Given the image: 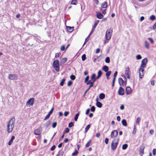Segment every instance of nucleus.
<instances>
[{
    "instance_id": "f257e3e1",
    "label": "nucleus",
    "mask_w": 156,
    "mask_h": 156,
    "mask_svg": "<svg viewBox=\"0 0 156 156\" xmlns=\"http://www.w3.org/2000/svg\"><path fill=\"white\" fill-rule=\"evenodd\" d=\"M90 78L92 81L91 80H90L87 82V85L90 84V85L89 87V89H88L84 93V95H85L90 88L93 87L94 83L95 81L96 80L98 79V78H97V77H96L95 74L94 73L92 74Z\"/></svg>"
},
{
    "instance_id": "f03ea898",
    "label": "nucleus",
    "mask_w": 156,
    "mask_h": 156,
    "mask_svg": "<svg viewBox=\"0 0 156 156\" xmlns=\"http://www.w3.org/2000/svg\"><path fill=\"white\" fill-rule=\"evenodd\" d=\"M15 119L14 118H11L9 120L7 126V131L8 133L11 132L14 126Z\"/></svg>"
},
{
    "instance_id": "7ed1b4c3",
    "label": "nucleus",
    "mask_w": 156,
    "mask_h": 156,
    "mask_svg": "<svg viewBox=\"0 0 156 156\" xmlns=\"http://www.w3.org/2000/svg\"><path fill=\"white\" fill-rule=\"evenodd\" d=\"M53 66L56 71H59L60 67L59 66V62L58 60L56 59L53 62Z\"/></svg>"
},
{
    "instance_id": "20e7f679",
    "label": "nucleus",
    "mask_w": 156,
    "mask_h": 156,
    "mask_svg": "<svg viewBox=\"0 0 156 156\" xmlns=\"http://www.w3.org/2000/svg\"><path fill=\"white\" fill-rule=\"evenodd\" d=\"M119 143V140L114 139L112 142L111 144V149L113 150H115L118 144Z\"/></svg>"
},
{
    "instance_id": "39448f33",
    "label": "nucleus",
    "mask_w": 156,
    "mask_h": 156,
    "mask_svg": "<svg viewBox=\"0 0 156 156\" xmlns=\"http://www.w3.org/2000/svg\"><path fill=\"white\" fill-rule=\"evenodd\" d=\"M112 30H107L106 31L105 37L107 40H109L112 37Z\"/></svg>"
},
{
    "instance_id": "423d86ee",
    "label": "nucleus",
    "mask_w": 156,
    "mask_h": 156,
    "mask_svg": "<svg viewBox=\"0 0 156 156\" xmlns=\"http://www.w3.org/2000/svg\"><path fill=\"white\" fill-rule=\"evenodd\" d=\"M125 80H124L121 78H119L118 81L119 85L120 86H126V84L127 79L126 77L124 76Z\"/></svg>"
},
{
    "instance_id": "0eeeda50",
    "label": "nucleus",
    "mask_w": 156,
    "mask_h": 156,
    "mask_svg": "<svg viewBox=\"0 0 156 156\" xmlns=\"http://www.w3.org/2000/svg\"><path fill=\"white\" fill-rule=\"evenodd\" d=\"M125 73L126 77L129 79L130 78V72L129 67L125 68Z\"/></svg>"
},
{
    "instance_id": "6e6552de",
    "label": "nucleus",
    "mask_w": 156,
    "mask_h": 156,
    "mask_svg": "<svg viewBox=\"0 0 156 156\" xmlns=\"http://www.w3.org/2000/svg\"><path fill=\"white\" fill-rule=\"evenodd\" d=\"M34 99L33 98H31L29 99L26 103V105L27 107L33 105L34 102Z\"/></svg>"
},
{
    "instance_id": "1a4fd4ad",
    "label": "nucleus",
    "mask_w": 156,
    "mask_h": 156,
    "mask_svg": "<svg viewBox=\"0 0 156 156\" xmlns=\"http://www.w3.org/2000/svg\"><path fill=\"white\" fill-rule=\"evenodd\" d=\"M147 62V59L146 58H145L143 59L141 61L140 67L142 68H145Z\"/></svg>"
},
{
    "instance_id": "9d476101",
    "label": "nucleus",
    "mask_w": 156,
    "mask_h": 156,
    "mask_svg": "<svg viewBox=\"0 0 156 156\" xmlns=\"http://www.w3.org/2000/svg\"><path fill=\"white\" fill-rule=\"evenodd\" d=\"M144 68L141 67L139 69V75L140 78H142L144 75Z\"/></svg>"
},
{
    "instance_id": "9b49d317",
    "label": "nucleus",
    "mask_w": 156,
    "mask_h": 156,
    "mask_svg": "<svg viewBox=\"0 0 156 156\" xmlns=\"http://www.w3.org/2000/svg\"><path fill=\"white\" fill-rule=\"evenodd\" d=\"M17 76L16 74H9L8 75V78L10 80H14L16 79L17 78Z\"/></svg>"
},
{
    "instance_id": "f8f14e48",
    "label": "nucleus",
    "mask_w": 156,
    "mask_h": 156,
    "mask_svg": "<svg viewBox=\"0 0 156 156\" xmlns=\"http://www.w3.org/2000/svg\"><path fill=\"white\" fill-rule=\"evenodd\" d=\"M118 132L116 130L113 131L111 134V137L112 138H114L117 136L118 135Z\"/></svg>"
},
{
    "instance_id": "ddd939ff",
    "label": "nucleus",
    "mask_w": 156,
    "mask_h": 156,
    "mask_svg": "<svg viewBox=\"0 0 156 156\" xmlns=\"http://www.w3.org/2000/svg\"><path fill=\"white\" fill-rule=\"evenodd\" d=\"M41 131V126H40L35 130L34 131V134L37 135H39L40 134Z\"/></svg>"
},
{
    "instance_id": "4468645a",
    "label": "nucleus",
    "mask_w": 156,
    "mask_h": 156,
    "mask_svg": "<svg viewBox=\"0 0 156 156\" xmlns=\"http://www.w3.org/2000/svg\"><path fill=\"white\" fill-rule=\"evenodd\" d=\"M124 90L122 87H120L118 90V94L120 95H123L124 94Z\"/></svg>"
},
{
    "instance_id": "2eb2a0df",
    "label": "nucleus",
    "mask_w": 156,
    "mask_h": 156,
    "mask_svg": "<svg viewBox=\"0 0 156 156\" xmlns=\"http://www.w3.org/2000/svg\"><path fill=\"white\" fill-rule=\"evenodd\" d=\"M126 94L127 95H129L131 93V89L129 87H127L126 88Z\"/></svg>"
},
{
    "instance_id": "dca6fc26",
    "label": "nucleus",
    "mask_w": 156,
    "mask_h": 156,
    "mask_svg": "<svg viewBox=\"0 0 156 156\" xmlns=\"http://www.w3.org/2000/svg\"><path fill=\"white\" fill-rule=\"evenodd\" d=\"M144 147L142 146L140 147L139 149V152L141 156H142L144 154Z\"/></svg>"
},
{
    "instance_id": "f3484780",
    "label": "nucleus",
    "mask_w": 156,
    "mask_h": 156,
    "mask_svg": "<svg viewBox=\"0 0 156 156\" xmlns=\"http://www.w3.org/2000/svg\"><path fill=\"white\" fill-rule=\"evenodd\" d=\"M66 29L69 32H71L73 31L74 29V27H67Z\"/></svg>"
},
{
    "instance_id": "a211bd4d",
    "label": "nucleus",
    "mask_w": 156,
    "mask_h": 156,
    "mask_svg": "<svg viewBox=\"0 0 156 156\" xmlns=\"http://www.w3.org/2000/svg\"><path fill=\"white\" fill-rule=\"evenodd\" d=\"M67 59L66 58H64L61 59L60 62V65H62L64 64L67 61Z\"/></svg>"
},
{
    "instance_id": "6ab92c4d",
    "label": "nucleus",
    "mask_w": 156,
    "mask_h": 156,
    "mask_svg": "<svg viewBox=\"0 0 156 156\" xmlns=\"http://www.w3.org/2000/svg\"><path fill=\"white\" fill-rule=\"evenodd\" d=\"M96 16H97V17L98 19H101L103 17V15L100 12L97 13Z\"/></svg>"
},
{
    "instance_id": "aec40b11",
    "label": "nucleus",
    "mask_w": 156,
    "mask_h": 156,
    "mask_svg": "<svg viewBox=\"0 0 156 156\" xmlns=\"http://www.w3.org/2000/svg\"><path fill=\"white\" fill-rule=\"evenodd\" d=\"M107 6V2H105L102 3L101 5V8H106Z\"/></svg>"
},
{
    "instance_id": "412c9836",
    "label": "nucleus",
    "mask_w": 156,
    "mask_h": 156,
    "mask_svg": "<svg viewBox=\"0 0 156 156\" xmlns=\"http://www.w3.org/2000/svg\"><path fill=\"white\" fill-rule=\"evenodd\" d=\"M15 137L14 136H12L11 140L8 143V145H10L13 142V140L15 139Z\"/></svg>"
},
{
    "instance_id": "4be33fe9",
    "label": "nucleus",
    "mask_w": 156,
    "mask_h": 156,
    "mask_svg": "<svg viewBox=\"0 0 156 156\" xmlns=\"http://www.w3.org/2000/svg\"><path fill=\"white\" fill-rule=\"evenodd\" d=\"M102 69L105 71V72H107L108 71L109 69L108 66H104L102 67Z\"/></svg>"
},
{
    "instance_id": "5701e85b",
    "label": "nucleus",
    "mask_w": 156,
    "mask_h": 156,
    "mask_svg": "<svg viewBox=\"0 0 156 156\" xmlns=\"http://www.w3.org/2000/svg\"><path fill=\"white\" fill-rule=\"evenodd\" d=\"M144 45L146 48L147 49H149V44L147 41H145Z\"/></svg>"
},
{
    "instance_id": "b1692460",
    "label": "nucleus",
    "mask_w": 156,
    "mask_h": 156,
    "mask_svg": "<svg viewBox=\"0 0 156 156\" xmlns=\"http://www.w3.org/2000/svg\"><path fill=\"white\" fill-rule=\"evenodd\" d=\"M122 123L124 126H127V123L125 119H123L122 121Z\"/></svg>"
},
{
    "instance_id": "393cba45",
    "label": "nucleus",
    "mask_w": 156,
    "mask_h": 156,
    "mask_svg": "<svg viewBox=\"0 0 156 156\" xmlns=\"http://www.w3.org/2000/svg\"><path fill=\"white\" fill-rule=\"evenodd\" d=\"M105 95L103 93H101L99 96V98L101 99H103L105 98Z\"/></svg>"
},
{
    "instance_id": "a878e982",
    "label": "nucleus",
    "mask_w": 156,
    "mask_h": 156,
    "mask_svg": "<svg viewBox=\"0 0 156 156\" xmlns=\"http://www.w3.org/2000/svg\"><path fill=\"white\" fill-rule=\"evenodd\" d=\"M102 74V73L101 70H99L98 72V76L97 77V78L98 79L99 78Z\"/></svg>"
},
{
    "instance_id": "bb28decb",
    "label": "nucleus",
    "mask_w": 156,
    "mask_h": 156,
    "mask_svg": "<svg viewBox=\"0 0 156 156\" xmlns=\"http://www.w3.org/2000/svg\"><path fill=\"white\" fill-rule=\"evenodd\" d=\"M51 123V122L50 121H48L46 123H45V126L46 127H48L50 125Z\"/></svg>"
},
{
    "instance_id": "cd10ccee",
    "label": "nucleus",
    "mask_w": 156,
    "mask_h": 156,
    "mask_svg": "<svg viewBox=\"0 0 156 156\" xmlns=\"http://www.w3.org/2000/svg\"><path fill=\"white\" fill-rule=\"evenodd\" d=\"M97 106L99 108H101L102 106V104L99 101H97L96 103Z\"/></svg>"
},
{
    "instance_id": "c85d7f7f",
    "label": "nucleus",
    "mask_w": 156,
    "mask_h": 156,
    "mask_svg": "<svg viewBox=\"0 0 156 156\" xmlns=\"http://www.w3.org/2000/svg\"><path fill=\"white\" fill-rule=\"evenodd\" d=\"M90 125L89 124L87 126L85 127V133H86L87 132L88 130L90 129Z\"/></svg>"
},
{
    "instance_id": "c756f323",
    "label": "nucleus",
    "mask_w": 156,
    "mask_h": 156,
    "mask_svg": "<svg viewBox=\"0 0 156 156\" xmlns=\"http://www.w3.org/2000/svg\"><path fill=\"white\" fill-rule=\"evenodd\" d=\"M64 154V152L59 151L56 156H62Z\"/></svg>"
},
{
    "instance_id": "7c9ffc66",
    "label": "nucleus",
    "mask_w": 156,
    "mask_h": 156,
    "mask_svg": "<svg viewBox=\"0 0 156 156\" xmlns=\"http://www.w3.org/2000/svg\"><path fill=\"white\" fill-rule=\"evenodd\" d=\"M128 146V145L126 144H123L122 146V149L123 150L126 149L127 148Z\"/></svg>"
},
{
    "instance_id": "2f4dec72",
    "label": "nucleus",
    "mask_w": 156,
    "mask_h": 156,
    "mask_svg": "<svg viewBox=\"0 0 156 156\" xmlns=\"http://www.w3.org/2000/svg\"><path fill=\"white\" fill-rule=\"evenodd\" d=\"M79 115V112L76 115L74 118V120L76 121H77L78 119V116Z\"/></svg>"
},
{
    "instance_id": "473e14b6",
    "label": "nucleus",
    "mask_w": 156,
    "mask_h": 156,
    "mask_svg": "<svg viewBox=\"0 0 156 156\" xmlns=\"http://www.w3.org/2000/svg\"><path fill=\"white\" fill-rule=\"evenodd\" d=\"M99 21V20H97L95 22L94 25V27H93V28L94 29L95 28H96L97 25Z\"/></svg>"
},
{
    "instance_id": "72a5a7b5",
    "label": "nucleus",
    "mask_w": 156,
    "mask_h": 156,
    "mask_svg": "<svg viewBox=\"0 0 156 156\" xmlns=\"http://www.w3.org/2000/svg\"><path fill=\"white\" fill-rule=\"evenodd\" d=\"M91 140H89L86 144L85 147H88L90 145V143H91Z\"/></svg>"
},
{
    "instance_id": "f704fd0d",
    "label": "nucleus",
    "mask_w": 156,
    "mask_h": 156,
    "mask_svg": "<svg viewBox=\"0 0 156 156\" xmlns=\"http://www.w3.org/2000/svg\"><path fill=\"white\" fill-rule=\"evenodd\" d=\"M136 130H137V129H136V126L135 125L134 126L133 133V134H135L136 133Z\"/></svg>"
},
{
    "instance_id": "c9c22d12",
    "label": "nucleus",
    "mask_w": 156,
    "mask_h": 156,
    "mask_svg": "<svg viewBox=\"0 0 156 156\" xmlns=\"http://www.w3.org/2000/svg\"><path fill=\"white\" fill-rule=\"evenodd\" d=\"M105 62L107 63H109L110 62V59L109 57H107L105 59Z\"/></svg>"
},
{
    "instance_id": "e433bc0d",
    "label": "nucleus",
    "mask_w": 156,
    "mask_h": 156,
    "mask_svg": "<svg viewBox=\"0 0 156 156\" xmlns=\"http://www.w3.org/2000/svg\"><path fill=\"white\" fill-rule=\"evenodd\" d=\"M65 81V79L63 78V79L62 80H61V82H60V85L61 86H63V84L64 83V82Z\"/></svg>"
},
{
    "instance_id": "4c0bfd02",
    "label": "nucleus",
    "mask_w": 156,
    "mask_h": 156,
    "mask_svg": "<svg viewBox=\"0 0 156 156\" xmlns=\"http://www.w3.org/2000/svg\"><path fill=\"white\" fill-rule=\"evenodd\" d=\"M141 120V118L140 117H138L137 118L136 120V123L139 124V122Z\"/></svg>"
},
{
    "instance_id": "58836bf2",
    "label": "nucleus",
    "mask_w": 156,
    "mask_h": 156,
    "mask_svg": "<svg viewBox=\"0 0 156 156\" xmlns=\"http://www.w3.org/2000/svg\"><path fill=\"white\" fill-rule=\"evenodd\" d=\"M77 0H72L71 2V4L76 5V4Z\"/></svg>"
},
{
    "instance_id": "ea45409f",
    "label": "nucleus",
    "mask_w": 156,
    "mask_h": 156,
    "mask_svg": "<svg viewBox=\"0 0 156 156\" xmlns=\"http://www.w3.org/2000/svg\"><path fill=\"white\" fill-rule=\"evenodd\" d=\"M86 55L85 54H83L82 56V59L83 61H84L86 59Z\"/></svg>"
},
{
    "instance_id": "a19ab883",
    "label": "nucleus",
    "mask_w": 156,
    "mask_h": 156,
    "mask_svg": "<svg viewBox=\"0 0 156 156\" xmlns=\"http://www.w3.org/2000/svg\"><path fill=\"white\" fill-rule=\"evenodd\" d=\"M136 58L137 60H140L142 58L141 56L140 55H137L136 56Z\"/></svg>"
},
{
    "instance_id": "79ce46f5",
    "label": "nucleus",
    "mask_w": 156,
    "mask_h": 156,
    "mask_svg": "<svg viewBox=\"0 0 156 156\" xmlns=\"http://www.w3.org/2000/svg\"><path fill=\"white\" fill-rule=\"evenodd\" d=\"M106 76H109L111 74L112 72L111 71H107V72H106Z\"/></svg>"
},
{
    "instance_id": "37998d69",
    "label": "nucleus",
    "mask_w": 156,
    "mask_h": 156,
    "mask_svg": "<svg viewBox=\"0 0 156 156\" xmlns=\"http://www.w3.org/2000/svg\"><path fill=\"white\" fill-rule=\"evenodd\" d=\"M70 79L73 80H74L76 78V76L74 75H71L70 76Z\"/></svg>"
},
{
    "instance_id": "c03bdc74",
    "label": "nucleus",
    "mask_w": 156,
    "mask_h": 156,
    "mask_svg": "<svg viewBox=\"0 0 156 156\" xmlns=\"http://www.w3.org/2000/svg\"><path fill=\"white\" fill-rule=\"evenodd\" d=\"M89 76H87L86 78H85V83H87V82L88 81V80H89Z\"/></svg>"
},
{
    "instance_id": "a18cd8bd",
    "label": "nucleus",
    "mask_w": 156,
    "mask_h": 156,
    "mask_svg": "<svg viewBox=\"0 0 156 156\" xmlns=\"http://www.w3.org/2000/svg\"><path fill=\"white\" fill-rule=\"evenodd\" d=\"M153 29L156 32V22L154 23L153 26Z\"/></svg>"
},
{
    "instance_id": "49530a36",
    "label": "nucleus",
    "mask_w": 156,
    "mask_h": 156,
    "mask_svg": "<svg viewBox=\"0 0 156 156\" xmlns=\"http://www.w3.org/2000/svg\"><path fill=\"white\" fill-rule=\"evenodd\" d=\"M155 16L153 15H151L150 17V20H154L155 19Z\"/></svg>"
},
{
    "instance_id": "de8ad7c7",
    "label": "nucleus",
    "mask_w": 156,
    "mask_h": 156,
    "mask_svg": "<svg viewBox=\"0 0 156 156\" xmlns=\"http://www.w3.org/2000/svg\"><path fill=\"white\" fill-rule=\"evenodd\" d=\"M78 153V151L76 150H75V152L72 153V155L74 156L76 155Z\"/></svg>"
},
{
    "instance_id": "09e8293b",
    "label": "nucleus",
    "mask_w": 156,
    "mask_h": 156,
    "mask_svg": "<svg viewBox=\"0 0 156 156\" xmlns=\"http://www.w3.org/2000/svg\"><path fill=\"white\" fill-rule=\"evenodd\" d=\"M73 126V123L72 122H70L69 124V127H71Z\"/></svg>"
},
{
    "instance_id": "8fccbe9b",
    "label": "nucleus",
    "mask_w": 156,
    "mask_h": 156,
    "mask_svg": "<svg viewBox=\"0 0 156 156\" xmlns=\"http://www.w3.org/2000/svg\"><path fill=\"white\" fill-rule=\"evenodd\" d=\"M50 115H49V114H48L45 117V118H44V120H46L47 119H48V118H49L50 117Z\"/></svg>"
},
{
    "instance_id": "3c124183",
    "label": "nucleus",
    "mask_w": 156,
    "mask_h": 156,
    "mask_svg": "<svg viewBox=\"0 0 156 156\" xmlns=\"http://www.w3.org/2000/svg\"><path fill=\"white\" fill-rule=\"evenodd\" d=\"M57 125V123L56 122H54L52 125V127L53 128H54L56 127Z\"/></svg>"
},
{
    "instance_id": "603ef678",
    "label": "nucleus",
    "mask_w": 156,
    "mask_h": 156,
    "mask_svg": "<svg viewBox=\"0 0 156 156\" xmlns=\"http://www.w3.org/2000/svg\"><path fill=\"white\" fill-rule=\"evenodd\" d=\"M95 107L94 106H92L91 108V111L92 112L95 111Z\"/></svg>"
},
{
    "instance_id": "864d4df0",
    "label": "nucleus",
    "mask_w": 156,
    "mask_h": 156,
    "mask_svg": "<svg viewBox=\"0 0 156 156\" xmlns=\"http://www.w3.org/2000/svg\"><path fill=\"white\" fill-rule=\"evenodd\" d=\"M69 131V129L68 128H66L65 131L64 132V134L66 133H68Z\"/></svg>"
},
{
    "instance_id": "5fc2aeb1",
    "label": "nucleus",
    "mask_w": 156,
    "mask_h": 156,
    "mask_svg": "<svg viewBox=\"0 0 156 156\" xmlns=\"http://www.w3.org/2000/svg\"><path fill=\"white\" fill-rule=\"evenodd\" d=\"M72 81L70 80L68 82V83L67 85L68 86H70L72 84Z\"/></svg>"
},
{
    "instance_id": "6e6d98bb",
    "label": "nucleus",
    "mask_w": 156,
    "mask_h": 156,
    "mask_svg": "<svg viewBox=\"0 0 156 156\" xmlns=\"http://www.w3.org/2000/svg\"><path fill=\"white\" fill-rule=\"evenodd\" d=\"M54 109V107H52L48 113V114H49V115H51V114L52 113Z\"/></svg>"
},
{
    "instance_id": "4d7b16f0",
    "label": "nucleus",
    "mask_w": 156,
    "mask_h": 156,
    "mask_svg": "<svg viewBox=\"0 0 156 156\" xmlns=\"http://www.w3.org/2000/svg\"><path fill=\"white\" fill-rule=\"evenodd\" d=\"M108 140L109 139L108 138H105V142L106 144H108Z\"/></svg>"
},
{
    "instance_id": "13d9d810",
    "label": "nucleus",
    "mask_w": 156,
    "mask_h": 156,
    "mask_svg": "<svg viewBox=\"0 0 156 156\" xmlns=\"http://www.w3.org/2000/svg\"><path fill=\"white\" fill-rule=\"evenodd\" d=\"M148 40L152 44H153L154 43V41L152 38H148Z\"/></svg>"
},
{
    "instance_id": "bf43d9fd",
    "label": "nucleus",
    "mask_w": 156,
    "mask_h": 156,
    "mask_svg": "<svg viewBox=\"0 0 156 156\" xmlns=\"http://www.w3.org/2000/svg\"><path fill=\"white\" fill-rule=\"evenodd\" d=\"M65 49V46L64 45H62L60 49L61 51H64Z\"/></svg>"
},
{
    "instance_id": "052dcab7",
    "label": "nucleus",
    "mask_w": 156,
    "mask_h": 156,
    "mask_svg": "<svg viewBox=\"0 0 156 156\" xmlns=\"http://www.w3.org/2000/svg\"><path fill=\"white\" fill-rule=\"evenodd\" d=\"M55 148V145H53L51 148V151L54 150Z\"/></svg>"
},
{
    "instance_id": "680f3d73",
    "label": "nucleus",
    "mask_w": 156,
    "mask_h": 156,
    "mask_svg": "<svg viewBox=\"0 0 156 156\" xmlns=\"http://www.w3.org/2000/svg\"><path fill=\"white\" fill-rule=\"evenodd\" d=\"M118 72L117 71H115L114 74V78H116V76H117Z\"/></svg>"
},
{
    "instance_id": "e2e57ef3",
    "label": "nucleus",
    "mask_w": 156,
    "mask_h": 156,
    "mask_svg": "<svg viewBox=\"0 0 156 156\" xmlns=\"http://www.w3.org/2000/svg\"><path fill=\"white\" fill-rule=\"evenodd\" d=\"M156 149L155 148L153 149V154L155 155L156 154Z\"/></svg>"
},
{
    "instance_id": "0e129e2a",
    "label": "nucleus",
    "mask_w": 156,
    "mask_h": 156,
    "mask_svg": "<svg viewBox=\"0 0 156 156\" xmlns=\"http://www.w3.org/2000/svg\"><path fill=\"white\" fill-rule=\"evenodd\" d=\"M69 114V112H68V111L65 112L64 113V116L65 117H66Z\"/></svg>"
},
{
    "instance_id": "69168bd1",
    "label": "nucleus",
    "mask_w": 156,
    "mask_h": 156,
    "mask_svg": "<svg viewBox=\"0 0 156 156\" xmlns=\"http://www.w3.org/2000/svg\"><path fill=\"white\" fill-rule=\"evenodd\" d=\"M88 37H87L85 40L84 42V44H83V46L88 41Z\"/></svg>"
},
{
    "instance_id": "338daca9",
    "label": "nucleus",
    "mask_w": 156,
    "mask_h": 156,
    "mask_svg": "<svg viewBox=\"0 0 156 156\" xmlns=\"http://www.w3.org/2000/svg\"><path fill=\"white\" fill-rule=\"evenodd\" d=\"M90 110L89 108H88L87 110L86 111V115H87L89 114L90 112Z\"/></svg>"
},
{
    "instance_id": "774afa93",
    "label": "nucleus",
    "mask_w": 156,
    "mask_h": 156,
    "mask_svg": "<svg viewBox=\"0 0 156 156\" xmlns=\"http://www.w3.org/2000/svg\"><path fill=\"white\" fill-rule=\"evenodd\" d=\"M144 19V16H141L140 18V21L141 22H142V21H143Z\"/></svg>"
}]
</instances>
